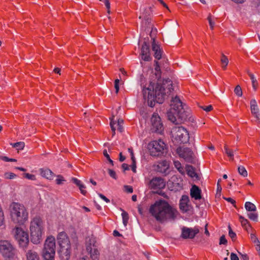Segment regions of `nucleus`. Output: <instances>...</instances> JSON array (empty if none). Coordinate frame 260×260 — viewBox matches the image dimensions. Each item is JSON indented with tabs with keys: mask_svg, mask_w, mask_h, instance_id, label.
<instances>
[{
	"mask_svg": "<svg viewBox=\"0 0 260 260\" xmlns=\"http://www.w3.org/2000/svg\"><path fill=\"white\" fill-rule=\"evenodd\" d=\"M155 78L156 82H151L148 87L143 88L144 98L147 100L148 105L153 107L155 102L161 104L172 92V81L169 78H161L160 68L157 60H155Z\"/></svg>",
	"mask_w": 260,
	"mask_h": 260,
	"instance_id": "obj_1",
	"label": "nucleus"
},
{
	"mask_svg": "<svg viewBox=\"0 0 260 260\" xmlns=\"http://www.w3.org/2000/svg\"><path fill=\"white\" fill-rule=\"evenodd\" d=\"M149 213L155 219L160 222L168 219L174 220L178 212L164 200L156 201L149 208Z\"/></svg>",
	"mask_w": 260,
	"mask_h": 260,
	"instance_id": "obj_2",
	"label": "nucleus"
},
{
	"mask_svg": "<svg viewBox=\"0 0 260 260\" xmlns=\"http://www.w3.org/2000/svg\"><path fill=\"white\" fill-rule=\"evenodd\" d=\"M184 106L179 97L176 96L173 98L171 101L170 109L167 113L168 119L175 123L185 120L188 115Z\"/></svg>",
	"mask_w": 260,
	"mask_h": 260,
	"instance_id": "obj_3",
	"label": "nucleus"
},
{
	"mask_svg": "<svg viewBox=\"0 0 260 260\" xmlns=\"http://www.w3.org/2000/svg\"><path fill=\"white\" fill-rule=\"evenodd\" d=\"M45 223L39 216H36L30 223L31 241L36 244L40 243L42 240V234L44 232Z\"/></svg>",
	"mask_w": 260,
	"mask_h": 260,
	"instance_id": "obj_4",
	"label": "nucleus"
},
{
	"mask_svg": "<svg viewBox=\"0 0 260 260\" xmlns=\"http://www.w3.org/2000/svg\"><path fill=\"white\" fill-rule=\"evenodd\" d=\"M10 208L11 218L14 223L23 224L27 220L28 213L23 205L13 202Z\"/></svg>",
	"mask_w": 260,
	"mask_h": 260,
	"instance_id": "obj_5",
	"label": "nucleus"
},
{
	"mask_svg": "<svg viewBox=\"0 0 260 260\" xmlns=\"http://www.w3.org/2000/svg\"><path fill=\"white\" fill-rule=\"evenodd\" d=\"M58 243L60 246L58 253L61 260H69L71 253V243L67 234L60 232L57 237Z\"/></svg>",
	"mask_w": 260,
	"mask_h": 260,
	"instance_id": "obj_6",
	"label": "nucleus"
},
{
	"mask_svg": "<svg viewBox=\"0 0 260 260\" xmlns=\"http://www.w3.org/2000/svg\"><path fill=\"white\" fill-rule=\"evenodd\" d=\"M55 239L52 236L47 237L45 240L43 249L42 255L45 260H54L55 254Z\"/></svg>",
	"mask_w": 260,
	"mask_h": 260,
	"instance_id": "obj_7",
	"label": "nucleus"
},
{
	"mask_svg": "<svg viewBox=\"0 0 260 260\" xmlns=\"http://www.w3.org/2000/svg\"><path fill=\"white\" fill-rule=\"evenodd\" d=\"M165 143L160 139L151 141L148 145L150 155L159 157L164 153L166 148Z\"/></svg>",
	"mask_w": 260,
	"mask_h": 260,
	"instance_id": "obj_8",
	"label": "nucleus"
},
{
	"mask_svg": "<svg viewBox=\"0 0 260 260\" xmlns=\"http://www.w3.org/2000/svg\"><path fill=\"white\" fill-rule=\"evenodd\" d=\"M171 134L173 138L178 143H185L189 140V134L182 126H175L172 128Z\"/></svg>",
	"mask_w": 260,
	"mask_h": 260,
	"instance_id": "obj_9",
	"label": "nucleus"
},
{
	"mask_svg": "<svg viewBox=\"0 0 260 260\" xmlns=\"http://www.w3.org/2000/svg\"><path fill=\"white\" fill-rule=\"evenodd\" d=\"M0 253L4 257L12 260L14 258L16 249L9 241L1 240Z\"/></svg>",
	"mask_w": 260,
	"mask_h": 260,
	"instance_id": "obj_10",
	"label": "nucleus"
},
{
	"mask_svg": "<svg viewBox=\"0 0 260 260\" xmlns=\"http://www.w3.org/2000/svg\"><path fill=\"white\" fill-rule=\"evenodd\" d=\"M14 237L20 247L26 248L29 243V237L27 232L21 228L16 227L13 230Z\"/></svg>",
	"mask_w": 260,
	"mask_h": 260,
	"instance_id": "obj_11",
	"label": "nucleus"
},
{
	"mask_svg": "<svg viewBox=\"0 0 260 260\" xmlns=\"http://www.w3.org/2000/svg\"><path fill=\"white\" fill-rule=\"evenodd\" d=\"M151 127L152 132L161 134L164 131V125L158 114L154 113L151 118Z\"/></svg>",
	"mask_w": 260,
	"mask_h": 260,
	"instance_id": "obj_12",
	"label": "nucleus"
},
{
	"mask_svg": "<svg viewBox=\"0 0 260 260\" xmlns=\"http://www.w3.org/2000/svg\"><path fill=\"white\" fill-rule=\"evenodd\" d=\"M177 153L180 157L183 158L186 161L191 162L193 159V153L190 148L179 147L176 150Z\"/></svg>",
	"mask_w": 260,
	"mask_h": 260,
	"instance_id": "obj_13",
	"label": "nucleus"
},
{
	"mask_svg": "<svg viewBox=\"0 0 260 260\" xmlns=\"http://www.w3.org/2000/svg\"><path fill=\"white\" fill-rule=\"evenodd\" d=\"M245 208L247 211L249 212L247 214L248 218L253 221H257L258 214L256 213V207L255 205L251 202H246L245 203Z\"/></svg>",
	"mask_w": 260,
	"mask_h": 260,
	"instance_id": "obj_14",
	"label": "nucleus"
},
{
	"mask_svg": "<svg viewBox=\"0 0 260 260\" xmlns=\"http://www.w3.org/2000/svg\"><path fill=\"white\" fill-rule=\"evenodd\" d=\"M199 233V230L198 228L192 229L183 227L182 228L181 237L183 239H193Z\"/></svg>",
	"mask_w": 260,
	"mask_h": 260,
	"instance_id": "obj_15",
	"label": "nucleus"
},
{
	"mask_svg": "<svg viewBox=\"0 0 260 260\" xmlns=\"http://www.w3.org/2000/svg\"><path fill=\"white\" fill-rule=\"evenodd\" d=\"M150 187L153 189L164 188L166 185L164 180L160 177H155L150 182Z\"/></svg>",
	"mask_w": 260,
	"mask_h": 260,
	"instance_id": "obj_16",
	"label": "nucleus"
},
{
	"mask_svg": "<svg viewBox=\"0 0 260 260\" xmlns=\"http://www.w3.org/2000/svg\"><path fill=\"white\" fill-rule=\"evenodd\" d=\"M149 51V43L146 42H144L141 47V54L143 60L148 61L151 59Z\"/></svg>",
	"mask_w": 260,
	"mask_h": 260,
	"instance_id": "obj_17",
	"label": "nucleus"
},
{
	"mask_svg": "<svg viewBox=\"0 0 260 260\" xmlns=\"http://www.w3.org/2000/svg\"><path fill=\"white\" fill-rule=\"evenodd\" d=\"M152 49L154 52V56L157 60H159L162 57V51L160 49V46L156 44L155 39H152Z\"/></svg>",
	"mask_w": 260,
	"mask_h": 260,
	"instance_id": "obj_18",
	"label": "nucleus"
},
{
	"mask_svg": "<svg viewBox=\"0 0 260 260\" xmlns=\"http://www.w3.org/2000/svg\"><path fill=\"white\" fill-rule=\"evenodd\" d=\"M201 190L198 186L193 185L190 189V196L195 200H198L201 199Z\"/></svg>",
	"mask_w": 260,
	"mask_h": 260,
	"instance_id": "obj_19",
	"label": "nucleus"
},
{
	"mask_svg": "<svg viewBox=\"0 0 260 260\" xmlns=\"http://www.w3.org/2000/svg\"><path fill=\"white\" fill-rule=\"evenodd\" d=\"M169 168V164L167 160H162L157 165V171L161 173H167Z\"/></svg>",
	"mask_w": 260,
	"mask_h": 260,
	"instance_id": "obj_20",
	"label": "nucleus"
},
{
	"mask_svg": "<svg viewBox=\"0 0 260 260\" xmlns=\"http://www.w3.org/2000/svg\"><path fill=\"white\" fill-rule=\"evenodd\" d=\"M40 172L42 177L49 180H52L53 179L54 174L50 169H41Z\"/></svg>",
	"mask_w": 260,
	"mask_h": 260,
	"instance_id": "obj_21",
	"label": "nucleus"
},
{
	"mask_svg": "<svg viewBox=\"0 0 260 260\" xmlns=\"http://www.w3.org/2000/svg\"><path fill=\"white\" fill-rule=\"evenodd\" d=\"M94 247H97L95 238L91 236L87 239L86 240V250L87 251L91 250Z\"/></svg>",
	"mask_w": 260,
	"mask_h": 260,
	"instance_id": "obj_22",
	"label": "nucleus"
},
{
	"mask_svg": "<svg viewBox=\"0 0 260 260\" xmlns=\"http://www.w3.org/2000/svg\"><path fill=\"white\" fill-rule=\"evenodd\" d=\"M26 255L27 260H40L39 254L34 250H28Z\"/></svg>",
	"mask_w": 260,
	"mask_h": 260,
	"instance_id": "obj_23",
	"label": "nucleus"
},
{
	"mask_svg": "<svg viewBox=\"0 0 260 260\" xmlns=\"http://www.w3.org/2000/svg\"><path fill=\"white\" fill-rule=\"evenodd\" d=\"M189 201L188 197L186 195L182 196L180 203V208L181 210L186 211L187 210V203Z\"/></svg>",
	"mask_w": 260,
	"mask_h": 260,
	"instance_id": "obj_24",
	"label": "nucleus"
},
{
	"mask_svg": "<svg viewBox=\"0 0 260 260\" xmlns=\"http://www.w3.org/2000/svg\"><path fill=\"white\" fill-rule=\"evenodd\" d=\"M91 250L87 251L90 255L92 260H99L100 252L97 247H94L91 249Z\"/></svg>",
	"mask_w": 260,
	"mask_h": 260,
	"instance_id": "obj_25",
	"label": "nucleus"
},
{
	"mask_svg": "<svg viewBox=\"0 0 260 260\" xmlns=\"http://www.w3.org/2000/svg\"><path fill=\"white\" fill-rule=\"evenodd\" d=\"M224 149L225 153L228 155V156L229 157L230 160H234V152L236 151V150H233V149H230L228 147V146L225 145L224 147Z\"/></svg>",
	"mask_w": 260,
	"mask_h": 260,
	"instance_id": "obj_26",
	"label": "nucleus"
},
{
	"mask_svg": "<svg viewBox=\"0 0 260 260\" xmlns=\"http://www.w3.org/2000/svg\"><path fill=\"white\" fill-rule=\"evenodd\" d=\"M239 219H240V221L241 222L242 226L245 229L247 230L248 228L250 227V224H249L248 220L247 219L244 218L242 216H239Z\"/></svg>",
	"mask_w": 260,
	"mask_h": 260,
	"instance_id": "obj_27",
	"label": "nucleus"
},
{
	"mask_svg": "<svg viewBox=\"0 0 260 260\" xmlns=\"http://www.w3.org/2000/svg\"><path fill=\"white\" fill-rule=\"evenodd\" d=\"M220 60H221V62L222 64V69L223 70H225L226 67L227 66V65L228 64V63H229L228 58H227V57L225 55H224L223 54H222L221 55V58Z\"/></svg>",
	"mask_w": 260,
	"mask_h": 260,
	"instance_id": "obj_28",
	"label": "nucleus"
},
{
	"mask_svg": "<svg viewBox=\"0 0 260 260\" xmlns=\"http://www.w3.org/2000/svg\"><path fill=\"white\" fill-rule=\"evenodd\" d=\"M248 74L251 80L253 88L254 90H256L258 84L256 79H255L254 75L252 73L248 72Z\"/></svg>",
	"mask_w": 260,
	"mask_h": 260,
	"instance_id": "obj_29",
	"label": "nucleus"
},
{
	"mask_svg": "<svg viewBox=\"0 0 260 260\" xmlns=\"http://www.w3.org/2000/svg\"><path fill=\"white\" fill-rule=\"evenodd\" d=\"M121 216L122 217L123 223L125 226H126L129 219L128 214L126 211L122 210Z\"/></svg>",
	"mask_w": 260,
	"mask_h": 260,
	"instance_id": "obj_30",
	"label": "nucleus"
},
{
	"mask_svg": "<svg viewBox=\"0 0 260 260\" xmlns=\"http://www.w3.org/2000/svg\"><path fill=\"white\" fill-rule=\"evenodd\" d=\"M238 171L239 174L243 176L244 177L247 176V172L244 167L240 166L238 168Z\"/></svg>",
	"mask_w": 260,
	"mask_h": 260,
	"instance_id": "obj_31",
	"label": "nucleus"
},
{
	"mask_svg": "<svg viewBox=\"0 0 260 260\" xmlns=\"http://www.w3.org/2000/svg\"><path fill=\"white\" fill-rule=\"evenodd\" d=\"M174 165L175 167L178 170V171L181 174L184 172L183 168L182 167L181 164L178 160L174 161Z\"/></svg>",
	"mask_w": 260,
	"mask_h": 260,
	"instance_id": "obj_32",
	"label": "nucleus"
},
{
	"mask_svg": "<svg viewBox=\"0 0 260 260\" xmlns=\"http://www.w3.org/2000/svg\"><path fill=\"white\" fill-rule=\"evenodd\" d=\"M251 111L252 114L253 115L254 117L256 119V120L258 119V109L257 108V106L251 107Z\"/></svg>",
	"mask_w": 260,
	"mask_h": 260,
	"instance_id": "obj_33",
	"label": "nucleus"
},
{
	"mask_svg": "<svg viewBox=\"0 0 260 260\" xmlns=\"http://www.w3.org/2000/svg\"><path fill=\"white\" fill-rule=\"evenodd\" d=\"M251 240L252 242L256 244V245H258V244H260V242L258 240V238L256 236L255 234L251 233L250 234V237Z\"/></svg>",
	"mask_w": 260,
	"mask_h": 260,
	"instance_id": "obj_34",
	"label": "nucleus"
},
{
	"mask_svg": "<svg viewBox=\"0 0 260 260\" xmlns=\"http://www.w3.org/2000/svg\"><path fill=\"white\" fill-rule=\"evenodd\" d=\"M13 146L17 149H22L24 147V143L23 142H17L14 143Z\"/></svg>",
	"mask_w": 260,
	"mask_h": 260,
	"instance_id": "obj_35",
	"label": "nucleus"
},
{
	"mask_svg": "<svg viewBox=\"0 0 260 260\" xmlns=\"http://www.w3.org/2000/svg\"><path fill=\"white\" fill-rule=\"evenodd\" d=\"M235 93L238 96H241L242 95V91L241 87L239 85L236 86L234 89Z\"/></svg>",
	"mask_w": 260,
	"mask_h": 260,
	"instance_id": "obj_36",
	"label": "nucleus"
},
{
	"mask_svg": "<svg viewBox=\"0 0 260 260\" xmlns=\"http://www.w3.org/2000/svg\"><path fill=\"white\" fill-rule=\"evenodd\" d=\"M229 236L231 237V238L232 239V240L233 241H235L236 239V237H237L236 233H234L232 231V230L230 225L229 226Z\"/></svg>",
	"mask_w": 260,
	"mask_h": 260,
	"instance_id": "obj_37",
	"label": "nucleus"
},
{
	"mask_svg": "<svg viewBox=\"0 0 260 260\" xmlns=\"http://www.w3.org/2000/svg\"><path fill=\"white\" fill-rule=\"evenodd\" d=\"M123 123V120L121 119H119L117 121V125L118 126V130L120 132H122L123 130L122 124Z\"/></svg>",
	"mask_w": 260,
	"mask_h": 260,
	"instance_id": "obj_38",
	"label": "nucleus"
},
{
	"mask_svg": "<svg viewBox=\"0 0 260 260\" xmlns=\"http://www.w3.org/2000/svg\"><path fill=\"white\" fill-rule=\"evenodd\" d=\"M207 20L209 21L210 28L211 29H213L215 25V22L212 20L211 14H209V16H208Z\"/></svg>",
	"mask_w": 260,
	"mask_h": 260,
	"instance_id": "obj_39",
	"label": "nucleus"
},
{
	"mask_svg": "<svg viewBox=\"0 0 260 260\" xmlns=\"http://www.w3.org/2000/svg\"><path fill=\"white\" fill-rule=\"evenodd\" d=\"M55 181L57 184L60 185L62 184L64 181H65V180L62 176L58 175L57 178L56 179Z\"/></svg>",
	"mask_w": 260,
	"mask_h": 260,
	"instance_id": "obj_40",
	"label": "nucleus"
},
{
	"mask_svg": "<svg viewBox=\"0 0 260 260\" xmlns=\"http://www.w3.org/2000/svg\"><path fill=\"white\" fill-rule=\"evenodd\" d=\"M16 176V175L13 173L8 172V173H5V174H4V177L6 179H13L14 177H15Z\"/></svg>",
	"mask_w": 260,
	"mask_h": 260,
	"instance_id": "obj_41",
	"label": "nucleus"
},
{
	"mask_svg": "<svg viewBox=\"0 0 260 260\" xmlns=\"http://www.w3.org/2000/svg\"><path fill=\"white\" fill-rule=\"evenodd\" d=\"M24 176L25 178L31 180H35L36 179L35 175L33 174H30L29 173H25L24 174Z\"/></svg>",
	"mask_w": 260,
	"mask_h": 260,
	"instance_id": "obj_42",
	"label": "nucleus"
},
{
	"mask_svg": "<svg viewBox=\"0 0 260 260\" xmlns=\"http://www.w3.org/2000/svg\"><path fill=\"white\" fill-rule=\"evenodd\" d=\"M103 154L105 156V157L108 160L109 162L112 165H113V161L110 158L109 155L108 154L107 151L106 150H104L103 151Z\"/></svg>",
	"mask_w": 260,
	"mask_h": 260,
	"instance_id": "obj_43",
	"label": "nucleus"
},
{
	"mask_svg": "<svg viewBox=\"0 0 260 260\" xmlns=\"http://www.w3.org/2000/svg\"><path fill=\"white\" fill-rule=\"evenodd\" d=\"M79 188L80 190V192L83 195H86L87 193L86 190L85 189L86 188V186L84 184H82L80 186H79Z\"/></svg>",
	"mask_w": 260,
	"mask_h": 260,
	"instance_id": "obj_44",
	"label": "nucleus"
},
{
	"mask_svg": "<svg viewBox=\"0 0 260 260\" xmlns=\"http://www.w3.org/2000/svg\"><path fill=\"white\" fill-rule=\"evenodd\" d=\"M227 243H228V241H227L226 239H225V236L224 235H222L220 238L219 244L220 245H221V244L226 245Z\"/></svg>",
	"mask_w": 260,
	"mask_h": 260,
	"instance_id": "obj_45",
	"label": "nucleus"
},
{
	"mask_svg": "<svg viewBox=\"0 0 260 260\" xmlns=\"http://www.w3.org/2000/svg\"><path fill=\"white\" fill-rule=\"evenodd\" d=\"M108 172H109V175L112 178H113L114 179H117V176H116V173H115V171H114L113 170H112L111 169H109L108 170Z\"/></svg>",
	"mask_w": 260,
	"mask_h": 260,
	"instance_id": "obj_46",
	"label": "nucleus"
},
{
	"mask_svg": "<svg viewBox=\"0 0 260 260\" xmlns=\"http://www.w3.org/2000/svg\"><path fill=\"white\" fill-rule=\"evenodd\" d=\"M72 180L74 184H75L77 186H78V187L82 184L81 183V181L76 178H73Z\"/></svg>",
	"mask_w": 260,
	"mask_h": 260,
	"instance_id": "obj_47",
	"label": "nucleus"
},
{
	"mask_svg": "<svg viewBox=\"0 0 260 260\" xmlns=\"http://www.w3.org/2000/svg\"><path fill=\"white\" fill-rule=\"evenodd\" d=\"M128 151L130 153L131 156V159L132 160V162H136L135 158L134 157V152L133 151V149L132 148H129L128 149Z\"/></svg>",
	"mask_w": 260,
	"mask_h": 260,
	"instance_id": "obj_48",
	"label": "nucleus"
},
{
	"mask_svg": "<svg viewBox=\"0 0 260 260\" xmlns=\"http://www.w3.org/2000/svg\"><path fill=\"white\" fill-rule=\"evenodd\" d=\"M202 108L206 112L211 111L213 109L212 106L211 105L203 106L202 107Z\"/></svg>",
	"mask_w": 260,
	"mask_h": 260,
	"instance_id": "obj_49",
	"label": "nucleus"
},
{
	"mask_svg": "<svg viewBox=\"0 0 260 260\" xmlns=\"http://www.w3.org/2000/svg\"><path fill=\"white\" fill-rule=\"evenodd\" d=\"M125 190L127 192L132 193L133 192V187L131 186L125 185L124 186Z\"/></svg>",
	"mask_w": 260,
	"mask_h": 260,
	"instance_id": "obj_50",
	"label": "nucleus"
},
{
	"mask_svg": "<svg viewBox=\"0 0 260 260\" xmlns=\"http://www.w3.org/2000/svg\"><path fill=\"white\" fill-rule=\"evenodd\" d=\"M139 18L144 19L146 21H147L148 22H149V18L148 17L147 15H146V14H144V13L140 15V16H139Z\"/></svg>",
	"mask_w": 260,
	"mask_h": 260,
	"instance_id": "obj_51",
	"label": "nucleus"
},
{
	"mask_svg": "<svg viewBox=\"0 0 260 260\" xmlns=\"http://www.w3.org/2000/svg\"><path fill=\"white\" fill-rule=\"evenodd\" d=\"M221 181V179H219L217 182V192H221L222 190L221 186L220 184V182Z\"/></svg>",
	"mask_w": 260,
	"mask_h": 260,
	"instance_id": "obj_52",
	"label": "nucleus"
},
{
	"mask_svg": "<svg viewBox=\"0 0 260 260\" xmlns=\"http://www.w3.org/2000/svg\"><path fill=\"white\" fill-rule=\"evenodd\" d=\"M99 196L102 199L104 200L106 202H107V203L110 202V200L103 194L99 193Z\"/></svg>",
	"mask_w": 260,
	"mask_h": 260,
	"instance_id": "obj_53",
	"label": "nucleus"
},
{
	"mask_svg": "<svg viewBox=\"0 0 260 260\" xmlns=\"http://www.w3.org/2000/svg\"><path fill=\"white\" fill-rule=\"evenodd\" d=\"M224 199L225 200L227 201L228 202L231 203L233 205H234L236 204V201L231 198H224Z\"/></svg>",
	"mask_w": 260,
	"mask_h": 260,
	"instance_id": "obj_54",
	"label": "nucleus"
},
{
	"mask_svg": "<svg viewBox=\"0 0 260 260\" xmlns=\"http://www.w3.org/2000/svg\"><path fill=\"white\" fill-rule=\"evenodd\" d=\"M231 260H239L238 256L234 253L231 254Z\"/></svg>",
	"mask_w": 260,
	"mask_h": 260,
	"instance_id": "obj_55",
	"label": "nucleus"
},
{
	"mask_svg": "<svg viewBox=\"0 0 260 260\" xmlns=\"http://www.w3.org/2000/svg\"><path fill=\"white\" fill-rule=\"evenodd\" d=\"M187 174L191 177H193L195 176V173L193 170H191L190 169L187 170Z\"/></svg>",
	"mask_w": 260,
	"mask_h": 260,
	"instance_id": "obj_56",
	"label": "nucleus"
},
{
	"mask_svg": "<svg viewBox=\"0 0 260 260\" xmlns=\"http://www.w3.org/2000/svg\"><path fill=\"white\" fill-rule=\"evenodd\" d=\"M100 1H103L106 7V8L109 10L110 9V3L109 0H100Z\"/></svg>",
	"mask_w": 260,
	"mask_h": 260,
	"instance_id": "obj_57",
	"label": "nucleus"
},
{
	"mask_svg": "<svg viewBox=\"0 0 260 260\" xmlns=\"http://www.w3.org/2000/svg\"><path fill=\"white\" fill-rule=\"evenodd\" d=\"M132 170L134 172H136V162H132Z\"/></svg>",
	"mask_w": 260,
	"mask_h": 260,
	"instance_id": "obj_58",
	"label": "nucleus"
},
{
	"mask_svg": "<svg viewBox=\"0 0 260 260\" xmlns=\"http://www.w3.org/2000/svg\"><path fill=\"white\" fill-rule=\"evenodd\" d=\"M256 106H257V104H256V101L255 100H252L250 101V107H256Z\"/></svg>",
	"mask_w": 260,
	"mask_h": 260,
	"instance_id": "obj_59",
	"label": "nucleus"
},
{
	"mask_svg": "<svg viewBox=\"0 0 260 260\" xmlns=\"http://www.w3.org/2000/svg\"><path fill=\"white\" fill-rule=\"evenodd\" d=\"M0 158L6 162L10 161V158H8L7 156H0Z\"/></svg>",
	"mask_w": 260,
	"mask_h": 260,
	"instance_id": "obj_60",
	"label": "nucleus"
},
{
	"mask_svg": "<svg viewBox=\"0 0 260 260\" xmlns=\"http://www.w3.org/2000/svg\"><path fill=\"white\" fill-rule=\"evenodd\" d=\"M110 126H111V129H112V132L114 134L115 129H116V128L114 126V124L113 123V121L112 120H111V121H110Z\"/></svg>",
	"mask_w": 260,
	"mask_h": 260,
	"instance_id": "obj_61",
	"label": "nucleus"
},
{
	"mask_svg": "<svg viewBox=\"0 0 260 260\" xmlns=\"http://www.w3.org/2000/svg\"><path fill=\"white\" fill-rule=\"evenodd\" d=\"M122 168L124 171L129 170V166L126 164H123L122 165Z\"/></svg>",
	"mask_w": 260,
	"mask_h": 260,
	"instance_id": "obj_62",
	"label": "nucleus"
},
{
	"mask_svg": "<svg viewBox=\"0 0 260 260\" xmlns=\"http://www.w3.org/2000/svg\"><path fill=\"white\" fill-rule=\"evenodd\" d=\"M125 159V157L122 155V153H119V161L121 162L123 161Z\"/></svg>",
	"mask_w": 260,
	"mask_h": 260,
	"instance_id": "obj_63",
	"label": "nucleus"
},
{
	"mask_svg": "<svg viewBox=\"0 0 260 260\" xmlns=\"http://www.w3.org/2000/svg\"><path fill=\"white\" fill-rule=\"evenodd\" d=\"M256 249L258 252V255L260 257V244H258V245H256Z\"/></svg>",
	"mask_w": 260,
	"mask_h": 260,
	"instance_id": "obj_64",
	"label": "nucleus"
}]
</instances>
